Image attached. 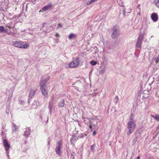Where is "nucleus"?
Returning <instances> with one entry per match:
<instances>
[{
    "label": "nucleus",
    "mask_w": 159,
    "mask_h": 159,
    "mask_svg": "<svg viewBox=\"0 0 159 159\" xmlns=\"http://www.w3.org/2000/svg\"><path fill=\"white\" fill-rule=\"evenodd\" d=\"M48 76L44 79H41L40 83V89L42 94L45 96H47L48 92L46 89V82L49 79Z\"/></svg>",
    "instance_id": "obj_1"
},
{
    "label": "nucleus",
    "mask_w": 159,
    "mask_h": 159,
    "mask_svg": "<svg viewBox=\"0 0 159 159\" xmlns=\"http://www.w3.org/2000/svg\"><path fill=\"white\" fill-rule=\"evenodd\" d=\"M136 126V124L134 121H129L127 124V128L129 129V132L127 133L128 135H129L134 131Z\"/></svg>",
    "instance_id": "obj_2"
},
{
    "label": "nucleus",
    "mask_w": 159,
    "mask_h": 159,
    "mask_svg": "<svg viewBox=\"0 0 159 159\" xmlns=\"http://www.w3.org/2000/svg\"><path fill=\"white\" fill-rule=\"evenodd\" d=\"M12 44L15 47L20 48H26L29 47V45L27 44H24V42L21 41H14Z\"/></svg>",
    "instance_id": "obj_3"
},
{
    "label": "nucleus",
    "mask_w": 159,
    "mask_h": 159,
    "mask_svg": "<svg viewBox=\"0 0 159 159\" xmlns=\"http://www.w3.org/2000/svg\"><path fill=\"white\" fill-rule=\"evenodd\" d=\"M79 59L78 57L73 58L72 61L69 64V67L70 68L76 67L79 66Z\"/></svg>",
    "instance_id": "obj_4"
},
{
    "label": "nucleus",
    "mask_w": 159,
    "mask_h": 159,
    "mask_svg": "<svg viewBox=\"0 0 159 159\" xmlns=\"http://www.w3.org/2000/svg\"><path fill=\"white\" fill-rule=\"evenodd\" d=\"M143 35L142 34H140L138 38L136 47L137 48H140L142 44V42L143 39Z\"/></svg>",
    "instance_id": "obj_5"
},
{
    "label": "nucleus",
    "mask_w": 159,
    "mask_h": 159,
    "mask_svg": "<svg viewBox=\"0 0 159 159\" xmlns=\"http://www.w3.org/2000/svg\"><path fill=\"white\" fill-rule=\"evenodd\" d=\"M61 146L62 144L61 142L58 141L57 142V145L55 149V152L57 154L59 155H60L61 154Z\"/></svg>",
    "instance_id": "obj_6"
},
{
    "label": "nucleus",
    "mask_w": 159,
    "mask_h": 159,
    "mask_svg": "<svg viewBox=\"0 0 159 159\" xmlns=\"http://www.w3.org/2000/svg\"><path fill=\"white\" fill-rule=\"evenodd\" d=\"M3 144L4 147H5L6 151L8 152V150L10 148V145L8 141L7 140L5 139L3 140Z\"/></svg>",
    "instance_id": "obj_7"
},
{
    "label": "nucleus",
    "mask_w": 159,
    "mask_h": 159,
    "mask_svg": "<svg viewBox=\"0 0 159 159\" xmlns=\"http://www.w3.org/2000/svg\"><path fill=\"white\" fill-rule=\"evenodd\" d=\"M52 6V4L51 3H49L47 6L43 7L40 11L39 12H43L45 11H47L49 9H50Z\"/></svg>",
    "instance_id": "obj_8"
},
{
    "label": "nucleus",
    "mask_w": 159,
    "mask_h": 159,
    "mask_svg": "<svg viewBox=\"0 0 159 159\" xmlns=\"http://www.w3.org/2000/svg\"><path fill=\"white\" fill-rule=\"evenodd\" d=\"M151 18L152 20L154 22H156L158 20V16L157 14L156 13H153L151 15Z\"/></svg>",
    "instance_id": "obj_9"
},
{
    "label": "nucleus",
    "mask_w": 159,
    "mask_h": 159,
    "mask_svg": "<svg viewBox=\"0 0 159 159\" xmlns=\"http://www.w3.org/2000/svg\"><path fill=\"white\" fill-rule=\"evenodd\" d=\"M113 32L111 34V37L113 39H115L118 36V34L117 32V30L115 27L113 28Z\"/></svg>",
    "instance_id": "obj_10"
},
{
    "label": "nucleus",
    "mask_w": 159,
    "mask_h": 159,
    "mask_svg": "<svg viewBox=\"0 0 159 159\" xmlns=\"http://www.w3.org/2000/svg\"><path fill=\"white\" fill-rule=\"evenodd\" d=\"M43 30L46 33H48L50 32V31L48 29L49 28L48 26L47 25L45 24H44L43 25Z\"/></svg>",
    "instance_id": "obj_11"
},
{
    "label": "nucleus",
    "mask_w": 159,
    "mask_h": 159,
    "mask_svg": "<svg viewBox=\"0 0 159 159\" xmlns=\"http://www.w3.org/2000/svg\"><path fill=\"white\" fill-rule=\"evenodd\" d=\"M30 134V132L29 129H26V130L24 132V135L27 138Z\"/></svg>",
    "instance_id": "obj_12"
},
{
    "label": "nucleus",
    "mask_w": 159,
    "mask_h": 159,
    "mask_svg": "<svg viewBox=\"0 0 159 159\" xmlns=\"http://www.w3.org/2000/svg\"><path fill=\"white\" fill-rule=\"evenodd\" d=\"M64 100L62 99L61 101H60L58 104V106L60 107H62L64 106Z\"/></svg>",
    "instance_id": "obj_13"
},
{
    "label": "nucleus",
    "mask_w": 159,
    "mask_h": 159,
    "mask_svg": "<svg viewBox=\"0 0 159 159\" xmlns=\"http://www.w3.org/2000/svg\"><path fill=\"white\" fill-rule=\"evenodd\" d=\"M76 37V35L73 33H71L69 36V39L70 40L71 39L73 38H75Z\"/></svg>",
    "instance_id": "obj_14"
},
{
    "label": "nucleus",
    "mask_w": 159,
    "mask_h": 159,
    "mask_svg": "<svg viewBox=\"0 0 159 159\" xmlns=\"http://www.w3.org/2000/svg\"><path fill=\"white\" fill-rule=\"evenodd\" d=\"M151 116L152 118H153L155 119L157 121H159V115H157L156 116H154L153 115H151Z\"/></svg>",
    "instance_id": "obj_15"
},
{
    "label": "nucleus",
    "mask_w": 159,
    "mask_h": 159,
    "mask_svg": "<svg viewBox=\"0 0 159 159\" xmlns=\"http://www.w3.org/2000/svg\"><path fill=\"white\" fill-rule=\"evenodd\" d=\"M35 91H31L30 92L29 94V97L32 98L34 96L35 94Z\"/></svg>",
    "instance_id": "obj_16"
},
{
    "label": "nucleus",
    "mask_w": 159,
    "mask_h": 159,
    "mask_svg": "<svg viewBox=\"0 0 159 159\" xmlns=\"http://www.w3.org/2000/svg\"><path fill=\"white\" fill-rule=\"evenodd\" d=\"M154 3L157 7H159V0H155Z\"/></svg>",
    "instance_id": "obj_17"
},
{
    "label": "nucleus",
    "mask_w": 159,
    "mask_h": 159,
    "mask_svg": "<svg viewBox=\"0 0 159 159\" xmlns=\"http://www.w3.org/2000/svg\"><path fill=\"white\" fill-rule=\"evenodd\" d=\"M13 131H16V130L18 129L17 127L14 124H13Z\"/></svg>",
    "instance_id": "obj_18"
},
{
    "label": "nucleus",
    "mask_w": 159,
    "mask_h": 159,
    "mask_svg": "<svg viewBox=\"0 0 159 159\" xmlns=\"http://www.w3.org/2000/svg\"><path fill=\"white\" fill-rule=\"evenodd\" d=\"M4 28L3 26H0V32L2 33L4 31Z\"/></svg>",
    "instance_id": "obj_19"
},
{
    "label": "nucleus",
    "mask_w": 159,
    "mask_h": 159,
    "mask_svg": "<svg viewBox=\"0 0 159 159\" xmlns=\"http://www.w3.org/2000/svg\"><path fill=\"white\" fill-rule=\"evenodd\" d=\"M90 64L92 65L95 66L97 64V62L94 61H92L90 62Z\"/></svg>",
    "instance_id": "obj_20"
},
{
    "label": "nucleus",
    "mask_w": 159,
    "mask_h": 159,
    "mask_svg": "<svg viewBox=\"0 0 159 159\" xmlns=\"http://www.w3.org/2000/svg\"><path fill=\"white\" fill-rule=\"evenodd\" d=\"M94 2V1H92V0H91L90 1H89V2H88V3H87V5H90V4H91V3H92V2Z\"/></svg>",
    "instance_id": "obj_21"
},
{
    "label": "nucleus",
    "mask_w": 159,
    "mask_h": 159,
    "mask_svg": "<svg viewBox=\"0 0 159 159\" xmlns=\"http://www.w3.org/2000/svg\"><path fill=\"white\" fill-rule=\"evenodd\" d=\"M139 10L140 11H139V12L137 14L138 16H141V12H140V8H139Z\"/></svg>",
    "instance_id": "obj_22"
},
{
    "label": "nucleus",
    "mask_w": 159,
    "mask_h": 159,
    "mask_svg": "<svg viewBox=\"0 0 159 159\" xmlns=\"http://www.w3.org/2000/svg\"><path fill=\"white\" fill-rule=\"evenodd\" d=\"M89 128H90V130L92 131L93 130V129H92V125H89Z\"/></svg>",
    "instance_id": "obj_23"
},
{
    "label": "nucleus",
    "mask_w": 159,
    "mask_h": 159,
    "mask_svg": "<svg viewBox=\"0 0 159 159\" xmlns=\"http://www.w3.org/2000/svg\"><path fill=\"white\" fill-rule=\"evenodd\" d=\"M94 146H93V145H92L91 147V149L92 150H94Z\"/></svg>",
    "instance_id": "obj_24"
},
{
    "label": "nucleus",
    "mask_w": 159,
    "mask_h": 159,
    "mask_svg": "<svg viewBox=\"0 0 159 159\" xmlns=\"http://www.w3.org/2000/svg\"><path fill=\"white\" fill-rule=\"evenodd\" d=\"M96 134V131H94L93 133V136H94Z\"/></svg>",
    "instance_id": "obj_25"
},
{
    "label": "nucleus",
    "mask_w": 159,
    "mask_h": 159,
    "mask_svg": "<svg viewBox=\"0 0 159 159\" xmlns=\"http://www.w3.org/2000/svg\"><path fill=\"white\" fill-rule=\"evenodd\" d=\"M156 61V62H157L159 61V55H158V57L157 58Z\"/></svg>",
    "instance_id": "obj_26"
},
{
    "label": "nucleus",
    "mask_w": 159,
    "mask_h": 159,
    "mask_svg": "<svg viewBox=\"0 0 159 159\" xmlns=\"http://www.w3.org/2000/svg\"><path fill=\"white\" fill-rule=\"evenodd\" d=\"M58 27H61L62 26V25H61L59 23L58 25Z\"/></svg>",
    "instance_id": "obj_27"
},
{
    "label": "nucleus",
    "mask_w": 159,
    "mask_h": 159,
    "mask_svg": "<svg viewBox=\"0 0 159 159\" xmlns=\"http://www.w3.org/2000/svg\"><path fill=\"white\" fill-rule=\"evenodd\" d=\"M55 36H56V37H59V35L57 34V33H56L55 34Z\"/></svg>",
    "instance_id": "obj_28"
},
{
    "label": "nucleus",
    "mask_w": 159,
    "mask_h": 159,
    "mask_svg": "<svg viewBox=\"0 0 159 159\" xmlns=\"http://www.w3.org/2000/svg\"><path fill=\"white\" fill-rule=\"evenodd\" d=\"M5 32L7 33V29H4V31Z\"/></svg>",
    "instance_id": "obj_29"
},
{
    "label": "nucleus",
    "mask_w": 159,
    "mask_h": 159,
    "mask_svg": "<svg viewBox=\"0 0 159 159\" xmlns=\"http://www.w3.org/2000/svg\"><path fill=\"white\" fill-rule=\"evenodd\" d=\"M116 98L118 100V96H116Z\"/></svg>",
    "instance_id": "obj_30"
},
{
    "label": "nucleus",
    "mask_w": 159,
    "mask_h": 159,
    "mask_svg": "<svg viewBox=\"0 0 159 159\" xmlns=\"http://www.w3.org/2000/svg\"><path fill=\"white\" fill-rule=\"evenodd\" d=\"M136 159H140V157L139 156L137 157Z\"/></svg>",
    "instance_id": "obj_31"
},
{
    "label": "nucleus",
    "mask_w": 159,
    "mask_h": 159,
    "mask_svg": "<svg viewBox=\"0 0 159 159\" xmlns=\"http://www.w3.org/2000/svg\"><path fill=\"white\" fill-rule=\"evenodd\" d=\"M8 27L9 28H11V26H8Z\"/></svg>",
    "instance_id": "obj_32"
},
{
    "label": "nucleus",
    "mask_w": 159,
    "mask_h": 159,
    "mask_svg": "<svg viewBox=\"0 0 159 159\" xmlns=\"http://www.w3.org/2000/svg\"><path fill=\"white\" fill-rule=\"evenodd\" d=\"M130 120H132V118H130Z\"/></svg>",
    "instance_id": "obj_33"
},
{
    "label": "nucleus",
    "mask_w": 159,
    "mask_h": 159,
    "mask_svg": "<svg viewBox=\"0 0 159 159\" xmlns=\"http://www.w3.org/2000/svg\"><path fill=\"white\" fill-rule=\"evenodd\" d=\"M82 118H84V117H83Z\"/></svg>",
    "instance_id": "obj_34"
},
{
    "label": "nucleus",
    "mask_w": 159,
    "mask_h": 159,
    "mask_svg": "<svg viewBox=\"0 0 159 159\" xmlns=\"http://www.w3.org/2000/svg\"><path fill=\"white\" fill-rule=\"evenodd\" d=\"M50 103H51V102H49V104H50Z\"/></svg>",
    "instance_id": "obj_35"
},
{
    "label": "nucleus",
    "mask_w": 159,
    "mask_h": 159,
    "mask_svg": "<svg viewBox=\"0 0 159 159\" xmlns=\"http://www.w3.org/2000/svg\"><path fill=\"white\" fill-rule=\"evenodd\" d=\"M74 157L73 158V159H74Z\"/></svg>",
    "instance_id": "obj_36"
},
{
    "label": "nucleus",
    "mask_w": 159,
    "mask_h": 159,
    "mask_svg": "<svg viewBox=\"0 0 159 159\" xmlns=\"http://www.w3.org/2000/svg\"><path fill=\"white\" fill-rule=\"evenodd\" d=\"M1 21V20L0 19V21Z\"/></svg>",
    "instance_id": "obj_37"
}]
</instances>
